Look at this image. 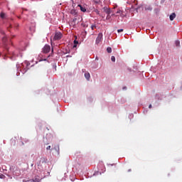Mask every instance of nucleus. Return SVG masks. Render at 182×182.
<instances>
[{
	"instance_id": "nucleus-1",
	"label": "nucleus",
	"mask_w": 182,
	"mask_h": 182,
	"mask_svg": "<svg viewBox=\"0 0 182 182\" xmlns=\"http://www.w3.org/2000/svg\"><path fill=\"white\" fill-rule=\"evenodd\" d=\"M102 41H103V33H100L97 35V37L96 41H95L96 45H99V43H100V42H102Z\"/></svg>"
},
{
	"instance_id": "nucleus-2",
	"label": "nucleus",
	"mask_w": 182,
	"mask_h": 182,
	"mask_svg": "<svg viewBox=\"0 0 182 182\" xmlns=\"http://www.w3.org/2000/svg\"><path fill=\"white\" fill-rule=\"evenodd\" d=\"M102 11L107 14V15H110V14H112V10H110V9H109V7L107 6H105L104 8H102Z\"/></svg>"
},
{
	"instance_id": "nucleus-3",
	"label": "nucleus",
	"mask_w": 182,
	"mask_h": 182,
	"mask_svg": "<svg viewBox=\"0 0 182 182\" xmlns=\"http://www.w3.org/2000/svg\"><path fill=\"white\" fill-rule=\"evenodd\" d=\"M60 39H62V33H55L53 40L54 41H59Z\"/></svg>"
},
{
	"instance_id": "nucleus-4",
	"label": "nucleus",
	"mask_w": 182,
	"mask_h": 182,
	"mask_svg": "<svg viewBox=\"0 0 182 182\" xmlns=\"http://www.w3.org/2000/svg\"><path fill=\"white\" fill-rule=\"evenodd\" d=\"M43 53H49L50 52V46L46 45L43 48Z\"/></svg>"
},
{
	"instance_id": "nucleus-5",
	"label": "nucleus",
	"mask_w": 182,
	"mask_h": 182,
	"mask_svg": "<svg viewBox=\"0 0 182 182\" xmlns=\"http://www.w3.org/2000/svg\"><path fill=\"white\" fill-rule=\"evenodd\" d=\"M41 179L39 176H36L34 179L25 181L24 182H40Z\"/></svg>"
},
{
	"instance_id": "nucleus-6",
	"label": "nucleus",
	"mask_w": 182,
	"mask_h": 182,
	"mask_svg": "<svg viewBox=\"0 0 182 182\" xmlns=\"http://www.w3.org/2000/svg\"><path fill=\"white\" fill-rule=\"evenodd\" d=\"M85 79H87V80H90V73H85Z\"/></svg>"
},
{
	"instance_id": "nucleus-7",
	"label": "nucleus",
	"mask_w": 182,
	"mask_h": 182,
	"mask_svg": "<svg viewBox=\"0 0 182 182\" xmlns=\"http://www.w3.org/2000/svg\"><path fill=\"white\" fill-rule=\"evenodd\" d=\"M169 18H170V21H174V18H176V14L173 13L172 14L170 15Z\"/></svg>"
},
{
	"instance_id": "nucleus-8",
	"label": "nucleus",
	"mask_w": 182,
	"mask_h": 182,
	"mask_svg": "<svg viewBox=\"0 0 182 182\" xmlns=\"http://www.w3.org/2000/svg\"><path fill=\"white\" fill-rule=\"evenodd\" d=\"M42 161H40L39 162H37L38 168L39 170H42V165L41 164Z\"/></svg>"
},
{
	"instance_id": "nucleus-9",
	"label": "nucleus",
	"mask_w": 182,
	"mask_h": 182,
	"mask_svg": "<svg viewBox=\"0 0 182 182\" xmlns=\"http://www.w3.org/2000/svg\"><path fill=\"white\" fill-rule=\"evenodd\" d=\"M78 6H80V11H82V12H86V8L82 6V5H78Z\"/></svg>"
},
{
	"instance_id": "nucleus-10",
	"label": "nucleus",
	"mask_w": 182,
	"mask_h": 182,
	"mask_svg": "<svg viewBox=\"0 0 182 182\" xmlns=\"http://www.w3.org/2000/svg\"><path fill=\"white\" fill-rule=\"evenodd\" d=\"M107 51L108 53H112V48L108 47V48H107Z\"/></svg>"
},
{
	"instance_id": "nucleus-11",
	"label": "nucleus",
	"mask_w": 182,
	"mask_h": 182,
	"mask_svg": "<svg viewBox=\"0 0 182 182\" xmlns=\"http://www.w3.org/2000/svg\"><path fill=\"white\" fill-rule=\"evenodd\" d=\"M82 26H83V28H87L88 26L87 23H82Z\"/></svg>"
},
{
	"instance_id": "nucleus-12",
	"label": "nucleus",
	"mask_w": 182,
	"mask_h": 182,
	"mask_svg": "<svg viewBox=\"0 0 182 182\" xmlns=\"http://www.w3.org/2000/svg\"><path fill=\"white\" fill-rule=\"evenodd\" d=\"M77 43H79V41H74V46H73V48H76V45H77Z\"/></svg>"
},
{
	"instance_id": "nucleus-13",
	"label": "nucleus",
	"mask_w": 182,
	"mask_h": 182,
	"mask_svg": "<svg viewBox=\"0 0 182 182\" xmlns=\"http://www.w3.org/2000/svg\"><path fill=\"white\" fill-rule=\"evenodd\" d=\"M111 60H112V62H116V57H114V56H112L111 57Z\"/></svg>"
},
{
	"instance_id": "nucleus-14",
	"label": "nucleus",
	"mask_w": 182,
	"mask_h": 182,
	"mask_svg": "<svg viewBox=\"0 0 182 182\" xmlns=\"http://www.w3.org/2000/svg\"><path fill=\"white\" fill-rule=\"evenodd\" d=\"M0 16L2 19H4V18H5V14L4 12H1V14H0Z\"/></svg>"
},
{
	"instance_id": "nucleus-15",
	"label": "nucleus",
	"mask_w": 182,
	"mask_h": 182,
	"mask_svg": "<svg viewBox=\"0 0 182 182\" xmlns=\"http://www.w3.org/2000/svg\"><path fill=\"white\" fill-rule=\"evenodd\" d=\"M91 29H92V31H95V29H96V25H92Z\"/></svg>"
},
{
	"instance_id": "nucleus-16",
	"label": "nucleus",
	"mask_w": 182,
	"mask_h": 182,
	"mask_svg": "<svg viewBox=\"0 0 182 182\" xmlns=\"http://www.w3.org/2000/svg\"><path fill=\"white\" fill-rule=\"evenodd\" d=\"M46 150H52V146H50V145L48 146Z\"/></svg>"
},
{
	"instance_id": "nucleus-17",
	"label": "nucleus",
	"mask_w": 182,
	"mask_h": 182,
	"mask_svg": "<svg viewBox=\"0 0 182 182\" xmlns=\"http://www.w3.org/2000/svg\"><path fill=\"white\" fill-rule=\"evenodd\" d=\"M117 14H119V15H121V14H123V11H122V10H118V11H117Z\"/></svg>"
},
{
	"instance_id": "nucleus-18",
	"label": "nucleus",
	"mask_w": 182,
	"mask_h": 182,
	"mask_svg": "<svg viewBox=\"0 0 182 182\" xmlns=\"http://www.w3.org/2000/svg\"><path fill=\"white\" fill-rule=\"evenodd\" d=\"M110 18H112V16H110V14H107V17H106V19L107 20H109L110 19Z\"/></svg>"
},
{
	"instance_id": "nucleus-19",
	"label": "nucleus",
	"mask_w": 182,
	"mask_h": 182,
	"mask_svg": "<svg viewBox=\"0 0 182 182\" xmlns=\"http://www.w3.org/2000/svg\"><path fill=\"white\" fill-rule=\"evenodd\" d=\"M95 4H100V0H94Z\"/></svg>"
},
{
	"instance_id": "nucleus-20",
	"label": "nucleus",
	"mask_w": 182,
	"mask_h": 182,
	"mask_svg": "<svg viewBox=\"0 0 182 182\" xmlns=\"http://www.w3.org/2000/svg\"><path fill=\"white\" fill-rule=\"evenodd\" d=\"M2 41H3L4 43L6 42V37H3V38H2Z\"/></svg>"
},
{
	"instance_id": "nucleus-21",
	"label": "nucleus",
	"mask_w": 182,
	"mask_h": 182,
	"mask_svg": "<svg viewBox=\"0 0 182 182\" xmlns=\"http://www.w3.org/2000/svg\"><path fill=\"white\" fill-rule=\"evenodd\" d=\"M5 178V175L0 173V178Z\"/></svg>"
},
{
	"instance_id": "nucleus-22",
	"label": "nucleus",
	"mask_w": 182,
	"mask_h": 182,
	"mask_svg": "<svg viewBox=\"0 0 182 182\" xmlns=\"http://www.w3.org/2000/svg\"><path fill=\"white\" fill-rule=\"evenodd\" d=\"M95 14H97V15H100V11H99V10H95Z\"/></svg>"
},
{
	"instance_id": "nucleus-23",
	"label": "nucleus",
	"mask_w": 182,
	"mask_h": 182,
	"mask_svg": "<svg viewBox=\"0 0 182 182\" xmlns=\"http://www.w3.org/2000/svg\"><path fill=\"white\" fill-rule=\"evenodd\" d=\"M123 28L117 30L118 33H120V32H123Z\"/></svg>"
},
{
	"instance_id": "nucleus-24",
	"label": "nucleus",
	"mask_w": 182,
	"mask_h": 182,
	"mask_svg": "<svg viewBox=\"0 0 182 182\" xmlns=\"http://www.w3.org/2000/svg\"><path fill=\"white\" fill-rule=\"evenodd\" d=\"M176 46H180V41H176Z\"/></svg>"
},
{
	"instance_id": "nucleus-25",
	"label": "nucleus",
	"mask_w": 182,
	"mask_h": 182,
	"mask_svg": "<svg viewBox=\"0 0 182 182\" xmlns=\"http://www.w3.org/2000/svg\"><path fill=\"white\" fill-rule=\"evenodd\" d=\"M120 16H122V18H124V14H123V11L122 14H120Z\"/></svg>"
},
{
	"instance_id": "nucleus-26",
	"label": "nucleus",
	"mask_w": 182,
	"mask_h": 182,
	"mask_svg": "<svg viewBox=\"0 0 182 182\" xmlns=\"http://www.w3.org/2000/svg\"><path fill=\"white\" fill-rule=\"evenodd\" d=\"M112 16H117V15L114 14H112Z\"/></svg>"
},
{
	"instance_id": "nucleus-27",
	"label": "nucleus",
	"mask_w": 182,
	"mask_h": 182,
	"mask_svg": "<svg viewBox=\"0 0 182 182\" xmlns=\"http://www.w3.org/2000/svg\"><path fill=\"white\" fill-rule=\"evenodd\" d=\"M77 18H73V22H76Z\"/></svg>"
},
{
	"instance_id": "nucleus-28",
	"label": "nucleus",
	"mask_w": 182,
	"mask_h": 182,
	"mask_svg": "<svg viewBox=\"0 0 182 182\" xmlns=\"http://www.w3.org/2000/svg\"><path fill=\"white\" fill-rule=\"evenodd\" d=\"M149 109H151V104L149 105Z\"/></svg>"
},
{
	"instance_id": "nucleus-29",
	"label": "nucleus",
	"mask_w": 182,
	"mask_h": 182,
	"mask_svg": "<svg viewBox=\"0 0 182 182\" xmlns=\"http://www.w3.org/2000/svg\"><path fill=\"white\" fill-rule=\"evenodd\" d=\"M15 26L16 28H18V26H19V24H16Z\"/></svg>"
},
{
	"instance_id": "nucleus-30",
	"label": "nucleus",
	"mask_w": 182,
	"mask_h": 182,
	"mask_svg": "<svg viewBox=\"0 0 182 182\" xmlns=\"http://www.w3.org/2000/svg\"><path fill=\"white\" fill-rule=\"evenodd\" d=\"M67 58H72V56H70V55H67Z\"/></svg>"
},
{
	"instance_id": "nucleus-31",
	"label": "nucleus",
	"mask_w": 182,
	"mask_h": 182,
	"mask_svg": "<svg viewBox=\"0 0 182 182\" xmlns=\"http://www.w3.org/2000/svg\"><path fill=\"white\" fill-rule=\"evenodd\" d=\"M96 60H99V58H97V57H96Z\"/></svg>"
},
{
	"instance_id": "nucleus-32",
	"label": "nucleus",
	"mask_w": 182,
	"mask_h": 182,
	"mask_svg": "<svg viewBox=\"0 0 182 182\" xmlns=\"http://www.w3.org/2000/svg\"><path fill=\"white\" fill-rule=\"evenodd\" d=\"M10 27L12 28V26L11 25Z\"/></svg>"
}]
</instances>
